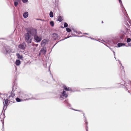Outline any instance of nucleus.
Masks as SVG:
<instances>
[{
    "label": "nucleus",
    "mask_w": 131,
    "mask_h": 131,
    "mask_svg": "<svg viewBox=\"0 0 131 131\" xmlns=\"http://www.w3.org/2000/svg\"><path fill=\"white\" fill-rule=\"evenodd\" d=\"M27 32L28 33L31 37H34L38 34L37 29L34 28H30L26 29Z\"/></svg>",
    "instance_id": "nucleus-1"
},
{
    "label": "nucleus",
    "mask_w": 131,
    "mask_h": 131,
    "mask_svg": "<svg viewBox=\"0 0 131 131\" xmlns=\"http://www.w3.org/2000/svg\"><path fill=\"white\" fill-rule=\"evenodd\" d=\"M24 36L25 41L27 44L30 43L32 42L33 38L27 32L24 34Z\"/></svg>",
    "instance_id": "nucleus-2"
},
{
    "label": "nucleus",
    "mask_w": 131,
    "mask_h": 131,
    "mask_svg": "<svg viewBox=\"0 0 131 131\" xmlns=\"http://www.w3.org/2000/svg\"><path fill=\"white\" fill-rule=\"evenodd\" d=\"M3 47L2 50V52L3 54H6L9 53L10 47L6 45L3 43L2 44Z\"/></svg>",
    "instance_id": "nucleus-3"
},
{
    "label": "nucleus",
    "mask_w": 131,
    "mask_h": 131,
    "mask_svg": "<svg viewBox=\"0 0 131 131\" xmlns=\"http://www.w3.org/2000/svg\"><path fill=\"white\" fill-rule=\"evenodd\" d=\"M127 33V32L124 33L123 34L121 35L119 37H116L114 40L113 41V43L116 44L119 42H123V40L125 37V35H126V33Z\"/></svg>",
    "instance_id": "nucleus-4"
},
{
    "label": "nucleus",
    "mask_w": 131,
    "mask_h": 131,
    "mask_svg": "<svg viewBox=\"0 0 131 131\" xmlns=\"http://www.w3.org/2000/svg\"><path fill=\"white\" fill-rule=\"evenodd\" d=\"M118 1L120 3L121 7L122 8V9L124 14L126 17L128 18V19L129 20L128 22L130 25H131V20L129 19L126 11L123 5L121 0H118Z\"/></svg>",
    "instance_id": "nucleus-5"
},
{
    "label": "nucleus",
    "mask_w": 131,
    "mask_h": 131,
    "mask_svg": "<svg viewBox=\"0 0 131 131\" xmlns=\"http://www.w3.org/2000/svg\"><path fill=\"white\" fill-rule=\"evenodd\" d=\"M14 85L13 86L12 90L10 93V94L8 96V99H9V103L10 102H12V103L16 102H14L13 101L14 99V97L15 96V94L14 93L15 90L14 89Z\"/></svg>",
    "instance_id": "nucleus-6"
},
{
    "label": "nucleus",
    "mask_w": 131,
    "mask_h": 131,
    "mask_svg": "<svg viewBox=\"0 0 131 131\" xmlns=\"http://www.w3.org/2000/svg\"><path fill=\"white\" fill-rule=\"evenodd\" d=\"M64 103L66 105V106H67L68 108L70 109H72L75 111H79V112H81L82 113L83 112V111L82 110H75L72 108V106L69 103L68 99H67L65 100L64 101Z\"/></svg>",
    "instance_id": "nucleus-7"
},
{
    "label": "nucleus",
    "mask_w": 131,
    "mask_h": 131,
    "mask_svg": "<svg viewBox=\"0 0 131 131\" xmlns=\"http://www.w3.org/2000/svg\"><path fill=\"white\" fill-rule=\"evenodd\" d=\"M42 39L41 36L37 34L33 37V41L35 42L38 43L40 42Z\"/></svg>",
    "instance_id": "nucleus-8"
},
{
    "label": "nucleus",
    "mask_w": 131,
    "mask_h": 131,
    "mask_svg": "<svg viewBox=\"0 0 131 131\" xmlns=\"http://www.w3.org/2000/svg\"><path fill=\"white\" fill-rule=\"evenodd\" d=\"M68 96L66 91L63 90L60 95V99L61 100L65 99L68 97Z\"/></svg>",
    "instance_id": "nucleus-9"
},
{
    "label": "nucleus",
    "mask_w": 131,
    "mask_h": 131,
    "mask_svg": "<svg viewBox=\"0 0 131 131\" xmlns=\"http://www.w3.org/2000/svg\"><path fill=\"white\" fill-rule=\"evenodd\" d=\"M4 102H3L4 106L3 110H4L5 106H6L5 109L4 110V112H5V110L6 109L7 106L9 104V101L8 99V98H7L6 99H4Z\"/></svg>",
    "instance_id": "nucleus-10"
},
{
    "label": "nucleus",
    "mask_w": 131,
    "mask_h": 131,
    "mask_svg": "<svg viewBox=\"0 0 131 131\" xmlns=\"http://www.w3.org/2000/svg\"><path fill=\"white\" fill-rule=\"evenodd\" d=\"M71 35H69L70 34H69L67 36V37H65L64 39H62V40H60L59 41H63V40H64L65 39H66L70 37H72V36H78V37H83V36H77L76 35H74V34H73V32H72V31H71Z\"/></svg>",
    "instance_id": "nucleus-11"
},
{
    "label": "nucleus",
    "mask_w": 131,
    "mask_h": 131,
    "mask_svg": "<svg viewBox=\"0 0 131 131\" xmlns=\"http://www.w3.org/2000/svg\"><path fill=\"white\" fill-rule=\"evenodd\" d=\"M26 44L25 42H23L22 43L20 44L18 46V47L20 49L24 50L25 48Z\"/></svg>",
    "instance_id": "nucleus-12"
},
{
    "label": "nucleus",
    "mask_w": 131,
    "mask_h": 131,
    "mask_svg": "<svg viewBox=\"0 0 131 131\" xmlns=\"http://www.w3.org/2000/svg\"><path fill=\"white\" fill-rule=\"evenodd\" d=\"M63 87L64 89V91H71L74 92L71 89L70 87H67L65 85H63Z\"/></svg>",
    "instance_id": "nucleus-13"
},
{
    "label": "nucleus",
    "mask_w": 131,
    "mask_h": 131,
    "mask_svg": "<svg viewBox=\"0 0 131 131\" xmlns=\"http://www.w3.org/2000/svg\"><path fill=\"white\" fill-rule=\"evenodd\" d=\"M46 47H43L42 48L40 51V53L45 54L46 52Z\"/></svg>",
    "instance_id": "nucleus-14"
},
{
    "label": "nucleus",
    "mask_w": 131,
    "mask_h": 131,
    "mask_svg": "<svg viewBox=\"0 0 131 131\" xmlns=\"http://www.w3.org/2000/svg\"><path fill=\"white\" fill-rule=\"evenodd\" d=\"M52 36L53 39L55 40L57 39L58 37V34L56 33H53L52 34Z\"/></svg>",
    "instance_id": "nucleus-15"
},
{
    "label": "nucleus",
    "mask_w": 131,
    "mask_h": 131,
    "mask_svg": "<svg viewBox=\"0 0 131 131\" xmlns=\"http://www.w3.org/2000/svg\"><path fill=\"white\" fill-rule=\"evenodd\" d=\"M27 95L23 92H21L19 95L20 97L21 98H25L27 96Z\"/></svg>",
    "instance_id": "nucleus-16"
},
{
    "label": "nucleus",
    "mask_w": 131,
    "mask_h": 131,
    "mask_svg": "<svg viewBox=\"0 0 131 131\" xmlns=\"http://www.w3.org/2000/svg\"><path fill=\"white\" fill-rule=\"evenodd\" d=\"M121 42H120L118 43L117 44V46L118 47H121L124 46H125L126 47H127L128 46L127 45H125V43H123Z\"/></svg>",
    "instance_id": "nucleus-17"
},
{
    "label": "nucleus",
    "mask_w": 131,
    "mask_h": 131,
    "mask_svg": "<svg viewBox=\"0 0 131 131\" xmlns=\"http://www.w3.org/2000/svg\"><path fill=\"white\" fill-rule=\"evenodd\" d=\"M28 16V13L27 12H25L23 14V16L25 18H26Z\"/></svg>",
    "instance_id": "nucleus-18"
},
{
    "label": "nucleus",
    "mask_w": 131,
    "mask_h": 131,
    "mask_svg": "<svg viewBox=\"0 0 131 131\" xmlns=\"http://www.w3.org/2000/svg\"><path fill=\"white\" fill-rule=\"evenodd\" d=\"M16 56L17 58L19 59H22L23 58V56L22 55H20V54L18 53L16 54Z\"/></svg>",
    "instance_id": "nucleus-19"
},
{
    "label": "nucleus",
    "mask_w": 131,
    "mask_h": 131,
    "mask_svg": "<svg viewBox=\"0 0 131 131\" xmlns=\"http://www.w3.org/2000/svg\"><path fill=\"white\" fill-rule=\"evenodd\" d=\"M15 63L17 66H19L21 63V61L19 59H17L16 60Z\"/></svg>",
    "instance_id": "nucleus-20"
},
{
    "label": "nucleus",
    "mask_w": 131,
    "mask_h": 131,
    "mask_svg": "<svg viewBox=\"0 0 131 131\" xmlns=\"http://www.w3.org/2000/svg\"><path fill=\"white\" fill-rule=\"evenodd\" d=\"M63 16L60 15L58 17V20L60 22H61L63 20Z\"/></svg>",
    "instance_id": "nucleus-21"
},
{
    "label": "nucleus",
    "mask_w": 131,
    "mask_h": 131,
    "mask_svg": "<svg viewBox=\"0 0 131 131\" xmlns=\"http://www.w3.org/2000/svg\"><path fill=\"white\" fill-rule=\"evenodd\" d=\"M47 40L46 39H44L42 40L41 42V44L42 45H43L44 46H45Z\"/></svg>",
    "instance_id": "nucleus-22"
},
{
    "label": "nucleus",
    "mask_w": 131,
    "mask_h": 131,
    "mask_svg": "<svg viewBox=\"0 0 131 131\" xmlns=\"http://www.w3.org/2000/svg\"><path fill=\"white\" fill-rule=\"evenodd\" d=\"M16 100L17 102H20L23 101V100L21 99L18 97H17L16 98Z\"/></svg>",
    "instance_id": "nucleus-23"
},
{
    "label": "nucleus",
    "mask_w": 131,
    "mask_h": 131,
    "mask_svg": "<svg viewBox=\"0 0 131 131\" xmlns=\"http://www.w3.org/2000/svg\"><path fill=\"white\" fill-rule=\"evenodd\" d=\"M84 122L86 124V131H88V127L87 126V125H88V123L87 121V120H86V117H85V119H84Z\"/></svg>",
    "instance_id": "nucleus-24"
},
{
    "label": "nucleus",
    "mask_w": 131,
    "mask_h": 131,
    "mask_svg": "<svg viewBox=\"0 0 131 131\" xmlns=\"http://www.w3.org/2000/svg\"><path fill=\"white\" fill-rule=\"evenodd\" d=\"M49 15L50 17L52 18L53 17V13L52 11H50V12Z\"/></svg>",
    "instance_id": "nucleus-25"
},
{
    "label": "nucleus",
    "mask_w": 131,
    "mask_h": 131,
    "mask_svg": "<svg viewBox=\"0 0 131 131\" xmlns=\"http://www.w3.org/2000/svg\"><path fill=\"white\" fill-rule=\"evenodd\" d=\"M118 61L119 62V63L121 64V66H122V68L121 67V70H122L124 72H125V71L124 70V67L122 65V64L121 63V62H120V60H118Z\"/></svg>",
    "instance_id": "nucleus-26"
},
{
    "label": "nucleus",
    "mask_w": 131,
    "mask_h": 131,
    "mask_svg": "<svg viewBox=\"0 0 131 131\" xmlns=\"http://www.w3.org/2000/svg\"><path fill=\"white\" fill-rule=\"evenodd\" d=\"M118 61L119 62V63L121 64V66H122V68L121 67V70H122L124 72H125V71L124 70V67L122 65V64L121 63V62H120V60H118Z\"/></svg>",
    "instance_id": "nucleus-27"
},
{
    "label": "nucleus",
    "mask_w": 131,
    "mask_h": 131,
    "mask_svg": "<svg viewBox=\"0 0 131 131\" xmlns=\"http://www.w3.org/2000/svg\"><path fill=\"white\" fill-rule=\"evenodd\" d=\"M102 42L104 44V45H105L108 48H109L110 47L107 44V43L105 41H104V40H102V42Z\"/></svg>",
    "instance_id": "nucleus-28"
},
{
    "label": "nucleus",
    "mask_w": 131,
    "mask_h": 131,
    "mask_svg": "<svg viewBox=\"0 0 131 131\" xmlns=\"http://www.w3.org/2000/svg\"><path fill=\"white\" fill-rule=\"evenodd\" d=\"M50 25L52 27H53L54 26V21H51L50 22Z\"/></svg>",
    "instance_id": "nucleus-29"
},
{
    "label": "nucleus",
    "mask_w": 131,
    "mask_h": 131,
    "mask_svg": "<svg viewBox=\"0 0 131 131\" xmlns=\"http://www.w3.org/2000/svg\"><path fill=\"white\" fill-rule=\"evenodd\" d=\"M66 30L67 32H70L71 31H71H72L71 30V29L68 27L66 29Z\"/></svg>",
    "instance_id": "nucleus-30"
},
{
    "label": "nucleus",
    "mask_w": 131,
    "mask_h": 131,
    "mask_svg": "<svg viewBox=\"0 0 131 131\" xmlns=\"http://www.w3.org/2000/svg\"><path fill=\"white\" fill-rule=\"evenodd\" d=\"M18 4V2L17 1H15L14 2V5L15 7H17Z\"/></svg>",
    "instance_id": "nucleus-31"
},
{
    "label": "nucleus",
    "mask_w": 131,
    "mask_h": 131,
    "mask_svg": "<svg viewBox=\"0 0 131 131\" xmlns=\"http://www.w3.org/2000/svg\"><path fill=\"white\" fill-rule=\"evenodd\" d=\"M64 27L65 28H67V27L68 26V24L66 22H64Z\"/></svg>",
    "instance_id": "nucleus-32"
},
{
    "label": "nucleus",
    "mask_w": 131,
    "mask_h": 131,
    "mask_svg": "<svg viewBox=\"0 0 131 131\" xmlns=\"http://www.w3.org/2000/svg\"><path fill=\"white\" fill-rule=\"evenodd\" d=\"M131 41V39L130 38H128L127 39L126 42L127 43H129Z\"/></svg>",
    "instance_id": "nucleus-33"
},
{
    "label": "nucleus",
    "mask_w": 131,
    "mask_h": 131,
    "mask_svg": "<svg viewBox=\"0 0 131 131\" xmlns=\"http://www.w3.org/2000/svg\"><path fill=\"white\" fill-rule=\"evenodd\" d=\"M114 88V87H105L104 88L105 89L107 90V89H111L113 88Z\"/></svg>",
    "instance_id": "nucleus-34"
},
{
    "label": "nucleus",
    "mask_w": 131,
    "mask_h": 131,
    "mask_svg": "<svg viewBox=\"0 0 131 131\" xmlns=\"http://www.w3.org/2000/svg\"><path fill=\"white\" fill-rule=\"evenodd\" d=\"M85 37H87V38H90L92 40H97L95 39H94V38H92L91 37H88V36H85Z\"/></svg>",
    "instance_id": "nucleus-35"
},
{
    "label": "nucleus",
    "mask_w": 131,
    "mask_h": 131,
    "mask_svg": "<svg viewBox=\"0 0 131 131\" xmlns=\"http://www.w3.org/2000/svg\"><path fill=\"white\" fill-rule=\"evenodd\" d=\"M71 29V30H73V32H72L73 33L74 32H75V33H77V30H75V29H74V28H72V29Z\"/></svg>",
    "instance_id": "nucleus-36"
},
{
    "label": "nucleus",
    "mask_w": 131,
    "mask_h": 131,
    "mask_svg": "<svg viewBox=\"0 0 131 131\" xmlns=\"http://www.w3.org/2000/svg\"><path fill=\"white\" fill-rule=\"evenodd\" d=\"M28 0H22V2L24 3H25L28 1Z\"/></svg>",
    "instance_id": "nucleus-37"
},
{
    "label": "nucleus",
    "mask_w": 131,
    "mask_h": 131,
    "mask_svg": "<svg viewBox=\"0 0 131 131\" xmlns=\"http://www.w3.org/2000/svg\"><path fill=\"white\" fill-rule=\"evenodd\" d=\"M4 95H5V96H6V97H7V98H8V93H6V94H3Z\"/></svg>",
    "instance_id": "nucleus-38"
},
{
    "label": "nucleus",
    "mask_w": 131,
    "mask_h": 131,
    "mask_svg": "<svg viewBox=\"0 0 131 131\" xmlns=\"http://www.w3.org/2000/svg\"><path fill=\"white\" fill-rule=\"evenodd\" d=\"M1 121H2V124H3V128H4V122L2 120H1Z\"/></svg>",
    "instance_id": "nucleus-39"
},
{
    "label": "nucleus",
    "mask_w": 131,
    "mask_h": 131,
    "mask_svg": "<svg viewBox=\"0 0 131 131\" xmlns=\"http://www.w3.org/2000/svg\"><path fill=\"white\" fill-rule=\"evenodd\" d=\"M59 41H56V43L54 44L52 47V48H53L54 46Z\"/></svg>",
    "instance_id": "nucleus-40"
},
{
    "label": "nucleus",
    "mask_w": 131,
    "mask_h": 131,
    "mask_svg": "<svg viewBox=\"0 0 131 131\" xmlns=\"http://www.w3.org/2000/svg\"><path fill=\"white\" fill-rule=\"evenodd\" d=\"M82 114H83L84 117V118H85V117H86L85 116V114L83 112H82Z\"/></svg>",
    "instance_id": "nucleus-41"
},
{
    "label": "nucleus",
    "mask_w": 131,
    "mask_h": 131,
    "mask_svg": "<svg viewBox=\"0 0 131 131\" xmlns=\"http://www.w3.org/2000/svg\"><path fill=\"white\" fill-rule=\"evenodd\" d=\"M16 1H17L19 3H20L21 2V0H16Z\"/></svg>",
    "instance_id": "nucleus-42"
},
{
    "label": "nucleus",
    "mask_w": 131,
    "mask_h": 131,
    "mask_svg": "<svg viewBox=\"0 0 131 131\" xmlns=\"http://www.w3.org/2000/svg\"><path fill=\"white\" fill-rule=\"evenodd\" d=\"M128 45L129 46H131V43H128Z\"/></svg>",
    "instance_id": "nucleus-43"
},
{
    "label": "nucleus",
    "mask_w": 131,
    "mask_h": 131,
    "mask_svg": "<svg viewBox=\"0 0 131 131\" xmlns=\"http://www.w3.org/2000/svg\"><path fill=\"white\" fill-rule=\"evenodd\" d=\"M38 45L37 44H35V46L36 47H37L38 46Z\"/></svg>",
    "instance_id": "nucleus-44"
},
{
    "label": "nucleus",
    "mask_w": 131,
    "mask_h": 131,
    "mask_svg": "<svg viewBox=\"0 0 131 131\" xmlns=\"http://www.w3.org/2000/svg\"><path fill=\"white\" fill-rule=\"evenodd\" d=\"M112 51H113V50L112 48H111L110 47L109 48Z\"/></svg>",
    "instance_id": "nucleus-45"
},
{
    "label": "nucleus",
    "mask_w": 131,
    "mask_h": 131,
    "mask_svg": "<svg viewBox=\"0 0 131 131\" xmlns=\"http://www.w3.org/2000/svg\"><path fill=\"white\" fill-rule=\"evenodd\" d=\"M125 83H124V85L125 87H126V86H127V85H125Z\"/></svg>",
    "instance_id": "nucleus-46"
},
{
    "label": "nucleus",
    "mask_w": 131,
    "mask_h": 131,
    "mask_svg": "<svg viewBox=\"0 0 131 131\" xmlns=\"http://www.w3.org/2000/svg\"><path fill=\"white\" fill-rule=\"evenodd\" d=\"M84 34L86 35H88V34H89L87 33H84Z\"/></svg>",
    "instance_id": "nucleus-47"
},
{
    "label": "nucleus",
    "mask_w": 131,
    "mask_h": 131,
    "mask_svg": "<svg viewBox=\"0 0 131 131\" xmlns=\"http://www.w3.org/2000/svg\"><path fill=\"white\" fill-rule=\"evenodd\" d=\"M49 68H50V67H49V71H50V73H51L50 71V69Z\"/></svg>",
    "instance_id": "nucleus-48"
},
{
    "label": "nucleus",
    "mask_w": 131,
    "mask_h": 131,
    "mask_svg": "<svg viewBox=\"0 0 131 131\" xmlns=\"http://www.w3.org/2000/svg\"><path fill=\"white\" fill-rule=\"evenodd\" d=\"M113 53H114V56H115V52L114 51H113Z\"/></svg>",
    "instance_id": "nucleus-49"
},
{
    "label": "nucleus",
    "mask_w": 131,
    "mask_h": 131,
    "mask_svg": "<svg viewBox=\"0 0 131 131\" xmlns=\"http://www.w3.org/2000/svg\"><path fill=\"white\" fill-rule=\"evenodd\" d=\"M38 79H39V78H38L37 77V78H36V79L37 80H38Z\"/></svg>",
    "instance_id": "nucleus-50"
},
{
    "label": "nucleus",
    "mask_w": 131,
    "mask_h": 131,
    "mask_svg": "<svg viewBox=\"0 0 131 131\" xmlns=\"http://www.w3.org/2000/svg\"><path fill=\"white\" fill-rule=\"evenodd\" d=\"M35 99H39L38 98H35Z\"/></svg>",
    "instance_id": "nucleus-51"
},
{
    "label": "nucleus",
    "mask_w": 131,
    "mask_h": 131,
    "mask_svg": "<svg viewBox=\"0 0 131 131\" xmlns=\"http://www.w3.org/2000/svg\"><path fill=\"white\" fill-rule=\"evenodd\" d=\"M37 20H42L41 19H37Z\"/></svg>",
    "instance_id": "nucleus-52"
},
{
    "label": "nucleus",
    "mask_w": 131,
    "mask_h": 131,
    "mask_svg": "<svg viewBox=\"0 0 131 131\" xmlns=\"http://www.w3.org/2000/svg\"><path fill=\"white\" fill-rule=\"evenodd\" d=\"M64 27H63V26H61V28H64Z\"/></svg>",
    "instance_id": "nucleus-53"
},
{
    "label": "nucleus",
    "mask_w": 131,
    "mask_h": 131,
    "mask_svg": "<svg viewBox=\"0 0 131 131\" xmlns=\"http://www.w3.org/2000/svg\"><path fill=\"white\" fill-rule=\"evenodd\" d=\"M103 23V21H102V23Z\"/></svg>",
    "instance_id": "nucleus-54"
},
{
    "label": "nucleus",
    "mask_w": 131,
    "mask_h": 131,
    "mask_svg": "<svg viewBox=\"0 0 131 131\" xmlns=\"http://www.w3.org/2000/svg\"><path fill=\"white\" fill-rule=\"evenodd\" d=\"M53 48H52V47L51 48V51L52 50V49Z\"/></svg>",
    "instance_id": "nucleus-55"
},
{
    "label": "nucleus",
    "mask_w": 131,
    "mask_h": 131,
    "mask_svg": "<svg viewBox=\"0 0 131 131\" xmlns=\"http://www.w3.org/2000/svg\"><path fill=\"white\" fill-rule=\"evenodd\" d=\"M2 94L1 93H0V95H2Z\"/></svg>",
    "instance_id": "nucleus-56"
},
{
    "label": "nucleus",
    "mask_w": 131,
    "mask_h": 131,
    "mask_svg": "<svg viewBox=\"0 0 131 131\" xmlns=\"http://www.w3.org/2000/svg\"><path fill=\"white\" fill-rule=\"evenodd\" d=\"M128 37V36H126V38H127V37Z\"/></svg>",
    "instance_id": "nucleus-57"
},
{
    "label": "nucleus",
    "mask_w": 131,
    "mask_h": 131,
    "mask_svg": "<svg viewBox=\"0 0 131 131\" xmlns=\"http://www.w3.org/2000/svg\"><path fill=\"white\" fill-rule=\"evenodd\" d=\"M128 93H129V92H129V91H128Z\"/></svg>",
    "instance_id": "nucleus-58"
},
{
    "label": "nucleus",
    "mask_w": 131,
    "mask_h": 131,
    "mask_svg": "<svg viewBox=\"0 0 131 131\" xmlns=\"http://www.w3.org/2000/svg\"><path fill=\"white\" fill-rule=\"evenodd\" d=\"M25 100H27V99H25Z\"/></svg>",
    "instance_id": "nucleus-59"
},
{
    "label": "nucleus",
    "mask_w": 131,
    "mask_h": 131,
    "mask_svg": "<svg viewBox=\"0 0 131 131\" xmlns=\"http://www.w3.org/2000/svg\"><path fill=\"white\" fill-rule=\"evenodd\" d=\"M126 38H125V41L126 40Z\"/></svg>",
    "instance_id": "nucleus-60"
},
{
    "label": "nucleus",
    "mask_w": 131,
    "mask_h": 131,
    "mask_svg": "<svg viewBox=\"0 0 131 131\" xmlns=\"http://www.w3.org/2000/svg\"><path fill=\"white\" fill-rule=\"evenodd\" d=\"M80 33H81V32H80Z\"/></svg>",
    "instance_id": "nucleus-61"
},
{
    "label": "nucleus",
    "mask_w": 131,
    "mask_h": 131,
    "mask_svg": "<svg viewBox=\"0 0 131 131\" xmlns=\"http://www.w3.org/2000/svg\"><path fill=\"white\" fill-rule=\"evenodd\" d=\"M4 115V113L3 114Z\"/></svg>",
    "instance_id": "nucleus-62"
}]
</instances>
